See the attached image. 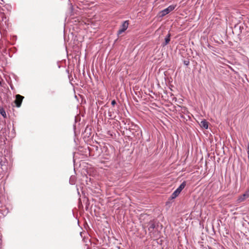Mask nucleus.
<instances>
[{"label":"nucleus","mask_w":249,"mask_h":249,"mask_svg":"<svg viewBox=\"0 0 249 249\" xmlns=\"http://www.w3.org/2000/svg\"><path fill=\"white\" fill-rule=\"evenodd\" d=\"M247 153H248V157H249V143H248V144Z\"/></svg>","instance_id":"obj_11"},{"label":"nucleus","mask_w":249,"mask_h":249,"mask_svg":"<svg viewBox=\"0 0 249 249\" xmlns=\"http://www.w3.org/2000/svg\"><path fill=\"white\" fill-rule=\"evenodd\" d=\"M241 199L242 200H244V198H242V197H241Z\"/></svg>","instance_id":"obj_14"},{"label":"nucleus","mask_w":249,"mask_h":249,"mask_svg":"<svg viewBox=\"0 0 249 249\" xmlns=\"http://www.w3.org/2000/svg\"><path fill=\"white\" fill-rule=\"evenodd\" d=\"M244 197H249V189L246 191V192L243 195Z\"/></svg>","instance_id":"obj_8"},{"label":"nucleus","mask_w":249,"mask_h":249,"mask_svg":"<svg viewBox=\"0 0 249 249\" xmlns=\"http://www.w3.org/2000/svg\"><path fill=\"white\" fill-rule=\"evenodd\" d=\"M200 125L201 127L205 128V129H208V123L205 120H203L201 121Z\"/></svg>","instance_id":"obj_5"},{"label":"nucleus","mask_w":249,"mask_h":249,"mask_svg":"<svg viewBox=\"0 0 249 249\" xmlns=\"http://www.w3.org/2000/svg\"><path fill=\"white\" fill-rule=\"evenodd\" d=\"M186 186V181H184L179 187L173 192L170 196L171 199H173L176 198L181 191L185 188Z\"/></svg>","instance_id":"obj_1"},{"label":"nucleus","mask_w":249,"mask_h":249,"mask_svg":"<svg viewBox=\"0 0 249 249\" xmlns=\"http://www.w3.org/2000/svg\"><path fill=\"white\" fill-rule=\"evenodd\" d=\"M175 8V6L174 5H170L167 8L164 9L162 11H161V16H164L168 14L169 13L173 11Z\"/></svg>","instance_id":"obj_3"},{"label":"nucleus","mask_w":249,"mask_h":249,"mask_svg":"<svg viewBox=\"0 0 249 249\" xmlns=\"http://www.w3.org/2000/svg\"><path fill=\"white\" fill-rule=\"evenodd\" d=\"M116 104L115 100H113L111 101V105L114 106Z\"/></svg>","instance_id":"obj_10"},{"label":"nucleus","mask_w":249,"mask_h":249,"mask_svg":"<svg viewBox=\"0 0 249 249\" xmlns=\"http://www.w3.org/2000/svg\"><path fill=\"white\" fill-rule=\"evenodd\" d=\"M155 228V224L153 222H150L149 224L148 230L149 231H152Z\"/></svg>","instance_id":"obj_7"},{"label":"nucleus","mask_w":249,"mask_h":249,"mask_svg":"<svg viewBox=\"0 0 249 249\" xmlns=\"http://www.w3.org/2000/svg\"><path fill=\"white\" fill-rule=\"evenodd\" d=\"M129 22L128 20H125L123 22V24L120 27V29L118 31V35H121L124 33L128 28Z\"/></svg>","instance_id":"obj_2"},{"label":"nucleus","mask_w":249,"mask_h":249,"mask_svg":"<svg viewBox=\"0 0 249 249\" xmlns=\"http://www.w3.org/2000/svg\"><path fill=\"white\" fill-rule=\"evenodd\" d=\"M170 41V34H168L165 38V42L162 44L163 46L167 45Z\"/></svg>","instance_id":"obj_6"},{"label":"nucleus","mask_w":249,"mask_h":249,"mask_svg":"<svg viewBox=\"0 0 249 249\" xmlns=\"http://www.w3.org/2000/svg\"><path fill=\"white\" fill-rule=\"evenodd\" d=\"M16 99L15 101V103L16 105V106L18 107H20L22 101L23 99L24 98V97L19 95L17 94L16 95Z\"/></svg>","instance_id":"obj_4"},{"label":"nucleus","mask_w":249,"mask_h":249,"mask_svg":"<svg viewBox=\"0 0 249 249\" xmlns=\"http://www.w3.org/2000/svg\"><path fill=\"white\" fill-rule=\"evenodd\" d=\"M188 63H189V62H187H187H185V64L186 65H188Z\"/></svg>","instance_id":"obj_13"},{"label":"nucleus","mask_w":249,"mask_h":249,"mask_svg":"<svg viewBox=\"0 0 249 249\" xmlns=\"http://www.w3.org/2000/svg\"><path fill=\"white\" fill-rule=\"evenodd\" d=\"M70 182L71 184H74V182L72 181V180H71V178L70 179Z\"/></svg>","instance_id":"obj_12"},{"label":"nucleus","mask_w":249,"mask_h":249,"mask_svg":"<svg viewBox=\"0 0 249 249\" xmlns=\"http://www.w3.org/2000/svg\"><path fill=\"white\" fill-rule=\"evenodd\" d=\"M0 114H1V115L2 116H3L4 117H5L6 116V113L5 112L4 110H1L0 112Z\"/></svg>","instance_id":"obj_9"}]
</instances>
